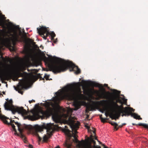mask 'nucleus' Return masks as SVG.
Returning a JSON list of instances; mask_svg holds the SVG:
<instances>
[{"label":"nucleus","mask_w":148,"mask_h":148,"mask_svg":"<svg viewBox=\"0 0 148 148\" xmlns=\"http://www.w3.org/2000/svg\"><path fill=\"white\" fill-rule=\"evenodd\" d=\"M6 119L4 120H2L4 123L9 125H11L13 130L14 131V134L19 136L21 138L26 139L23 132L24 130H26L29 131L32 130V134L33 136H36L38 139H49L50 138L53 133L56 130L53 124H48L46 127L47 133L43 136L42 138L38 134H41V132L43 131L45 128L43 126H40L38 125H34L32 128L31 125H27L25 124L21 125L18 122H15L14 120H10V122L8 123L7 119L9 118L6 116Z\"/></svg>","instance_id":"nucleus-1"},{"label":"nucleus","mask_w":148,"mask_h":148,"mask_svg":"<svg viewBox=\"0 0 148 148\" xmlns=\"http://www.w3.org/2000/svg\"><path fill=\"white\" fill-rule=\"evenodd\" d=\"M107 102L108 103V106L110 110H106V112L105 113V115L107 117L109 115L110 117L112 119H119L121 116H129V115L128 113L129 112L133 111V108L131 107H126L124 108L122 105L119 106L117 102L114 101L113 100L107 101L103 100L100 101H93L92 103L94 105L96 106L99 104L100 103Z\"/></svg>","instance_id":"nucleus-2"},{"label":"nucleus","mask_w":148,"mask_h":148,"mask_svg":"<svg viewBox=\"0 0 148 148\" xmlns=\"http://www.w3.org/2000/svg\"><path fill=\"white\" fill-rule=\"evenodd\" d=\"M49 59L56 62L55 64L51 65L50 67V71L55 74L64 72L68 69L70 71H74L76 74L81 73V70L78 67L75 65L72 62L69 61L62 60L55 56L47 54Z\"/></svg>","instance_id":"nucleus-3"},{"label":"nucleus","mask_w":148,"mask_h":148,"mask_svg":"<svg viewBox=\"0 0 148 148\" xmlns=\"http://www.w3.org/2000/svg\"><path fill=\"white\" fill-rule=\"evenodd\" d=\"M12 103L13 101L12 99L9 100L8 102L5 101L4 104L5 109L11 111L14 114L17 112L18 114H21L22 116L24 117L25 119H28L32 121H34L39 119V116L38 113H33L32 115H27L28 112L23 107H14L12 106Z\"/></svg>","instance_id":"nucleus-4"},{"label":"nucleus","mask_w":148,"mask_h":148,"mask_svg":"<svg viewBox=\"0 0 148 148\" xmlns=\"http://www.w3.org/2000/svg\"><path fill=\"white\" fill-rule=\"evenodd\" d=\"M68 117V119H66V121L67 123H68L70 127L72 130H74V132L71 131L68 129L67 126H65V128L63 130V131L65 134L69 138V139H71L73 138L74 139H77L78 136L77 135V130L78 128L79 125V123L78 122L75 123V118L72 117L71 116H68V115H65Z\"/></svg>","instance_id":"nucleus-5"},{"label":"nucleus","mask_w":148,"mask_h":148,"mask_svg":"<svg viewBox=\"0 0 148 148\" xmlns=\"http://www.w3.org/2000/svg\"><path fill=\"white\" fill-rule=\"evenodd\" d=\"M48 107L47 108L46 111L44 112L43 114L44 116L46 117H48L52 115V118L53 120L56 123L59 122V120L57 116L56 113V110L53 108L50 107L49 104H48Z\"/></svg>","instance_id":"nucleus-6"},{"label":"nucleus","mask_w":148,"mask_h":148,"mask_svg":"<svg viewBox=\"0 0 148 148\" xmlns=\"http://www.w3.org/2000/svg\"><path fill=\"white\" fill-rule=\"evenodd\" d=\"M66 96L69 99L74 100L78 95V92L73 88L69 87L66 89Z\"/></svg>","instance_id":"nucleus-7"},{"label":"nucleus","mask_w":148,"mask_h":148,"mask_svg":"<svg viewBox=\"0 0 148 148\" xmlns=\"http://www.w3.org/2000/svg\"><path fill=\"white\" fill-rule=\"evenodd\" d=\"M12 34H11L12 38V40L14 44H15L17 42H22L23 41V38L21 33L18 34L17 31L15 29L12 30Z\"/></svg>","instance_id":"nucleus-8"},{"label":"nucleus","mask_w":148,"mask_h":148,"mask_svg":"<svg viewBox=\"0 0 148 148\" xmlns=\"http://www.w3.org/2000/svg\"><path fill=\"white\" fill-rule=\"evenodd\" d=\"M38 32L45 39H46L47 37L49 34V29L45 27H42L40 28H37Z\"/></svg>","instance_id":"nucleus-9"},{"label":"nucleus","mask_w":148,"mask_h":148,"mask_svg":"<svg viewBox=\"0 0 148 148\" xmlns=\"http://www.w3.org/2000/svg\"><path fill=\"white\" fill-rule=\"evenodd\" d=\"M5 19L4 15H2L0 11V26H2L3 28L5 27L4 26V20ZM6 32L5 30H3V29H0V34L2 32Z\"/></svg>","instance_id":"nucleus-10"},{"label":"nucleus","mask_w":148,"mask_h":148,"mask_svg":"<svg viewBox=\"0 0 148 148\" xmlns=\"http://www.w3.org/2000/svg\"><path fill=\"white\" fill-rule=\"evenodd\" d=\"M56 94L57 96L53 98V100L55 103H57L62 100L63 99V97L59 92H56Z\"/></svg>","instance_id":"nucleus-11"},{"label":"nucleus","mask_w":148,"mask_h":148,"mask_svg":"<svg viewBox=\"0 0 148 148\" xmlns=\"http://www.w3.org/2000/svg\"><path fill=\"white\" fill-rule=\"evenodd\" d=\"M19 84L18 85L17 87H16L15 86H14V89L17 91V90H23L24 88H26L27 85L25 82L24 81H23L21 83H19Z\"/></svg>","instance_id":"nucleus-12"},{"label":"nucleus","mask_w":148,"mask_h":148,"mask_svg":"<svg viewBox=\"0 0 148 148\" xmlns=\"http://www.w3.org/2000/svg\"><path fill=\"white\" fill-rule=\"evenodd\" d=\"M133 110H132L131 111H130L128 112V114H129V116L131 115V116L133 117L134 119H136L138 120H142V118L140 117V115H138L137 114H136L135 113H132V112H134L135 111V109L133 108Z\"/></svg>","instance_id":"nucleus-13"},{"label":"nucleus","mask_w":148,"mask_h":148,"mask_svg":"<svg viewBox=\"0 0 148 148\" xmlns=\"http://www.w3.org/2000/svg\"><path fill=\"white\" fill-rule=\"evenodd\" d=\"M110 94V93L109 92H106L104 91V92H102L101 94H99V96L101 98L108 99L109 98V95Z\"/></svg>","instance_id":"nucleus-14"},{"label":"nucleus","mask_w":148,"mask_h":148,"mask_svg":"<svg viewBox=\"0 0 148 148\" xmlns=\"http://www.w3.org/2000/svg\"><path fill=\"white\" fill-rule=\"evenodd\" d=\"M92 133H91L90 137H88L87 136H85V139H97V137L96 136L95 131H92Z\"/></svg>","instance_id":"nucleus-15"},{"label":"nucleus","mask_w":148,"mask_h":148,"mask_svg":"<svg viewBox=\"0 0 148 148\" xmlns=\"http://www.w3.org/2000/svg\"><path fill=\"white\" fill-rule=\"evenodd\" d=\"M94 110L93 107L91 106H89L86 107V113H88L89 111H92Z\"/></svg>","instance_id":"nucleus-16"},{"label":"nucleus","mask_w":148,"mask_h":148,"mask_svg":"<svg viewBox=\"0 0 148 148\" xmlns=\"http://www.w3.org/2000/svg\"><path fill=\"white\" fill-rule=\"evenodd\" d=\"M48 140V139H38L36 142L38 145H39L41 143H46L47 142Z\"/></svg>","instance_id":"nucleus-17"},{"label":"nucleus","mask_w":148,"mask_h":148,"mask_svg":"<svg viewBox=\"0 0 148 148\" xmlns=\"http://www.w3.org/2000/svg\"><path fill=\"white\" fill-rule=\"evenodd\" d=\"M50 35L51 37V40H54V38L56 36V34L53 32H49V34H48V35Z\"/></svg>","instance_id":"nucleus-18"},{"label":"nucleus","mask_w":148,"mask_h":148,"mask_svg":"<svg viewBox=\"0 0 148 148\" xmlns=\"http://www.w3.org/2000/svg\"><path fill=\"white\" fill-rule=\"evenodd\" d=\"M74 105L75 108L76 110H77L80 108V106L78 103H75L74 104Z\"/></svg>","instance_id":"nucleus-19"},{"label":"nucleus","mask_w":148,"mask_h":148,"mask_svg":"<svg viewBox=\"0 0 148 148\" xmlns=\"http://www.w3.org/2000/svg\"><path fill=\"white\" fill-rule=\"evenodd\" d=\"M94 86L95 87H99L100 88H101L103 90H104V88H103V86L102 84H100L98 83H95L94 84Z\"/></svg>","instance_id":"nucleus-20"},{"label":"nucleus","mask_w":148,"mask_h":148,"mask_svg":"<svg viewBox=\"0 0 148 148\" xmlns=\"http://www.w3.org/2000/svg\"><path fill=\"white\" fill-rule=\"evenodd\" d=\"M110 123L112 125L114 126V129H116V130H118V128H117L118 124L116 123Z\"/></svg>","instance_id":"nucleus-21"},{"label":"nucleus","mask_w":148,"mask_h":148,"mask_svg":"<svg viewBox=\"0 0 148 148\" xmlns=\"http://www.w3.org/2000/svg\"><path fill=\"white\" fill-rule=\"evenodd\" d=\"M138 125L140 126H143L145 128H148V125L147 124L140 123H138Z\"/></svg>","instance_id":"nucleus-22"},{"label":"nucleus","mask_w":148,"mask_h":148,"mask_svg":"<svg viewBox=\"0 0 148 148\" xmlns=\"http://www.w3.org/2000/svg\"><path fill=\"white\" fill-rule=\"evenodd\" d=\"M36 77L38 78H40V80H45V78H44V77H42L41 76V74L40 73L37 74L36 75Z\"/></svg>","instance_id":"nucleus-23"},{"label":"nucleus","mask_w":148,"mask_h":148,"mask_svg":"<svg viewBox=\"0 0 148 148\" xmlns=\"http://www.w3.org/2000/svg\"><path fill=\"white\" fill-rule=\"evenodd\" d=\"M0 71L1 73V75L2 77H3L4 78H5V77H6V75H4L3 73V70L2 69V67H1V66H0Z\"/></svg>","instance_id":"nucleus-24"},{"label":"nucleus","mask_w":148,"mask_h":148,"mask_svg":"<svg viewBox=\"0 0 148 148\" xmlns=\"http://www.w3.org/2000/svg\"><path fill=\"white\" fill-rule=\"evenodd\" d=\"M49 75H47L46 74H45L44 76V78H45L46 80H48L49 79Z\"/></svg>","instance_id":"nucleus-25"},{"label":"nucleus","mask_w":148,"mask_h":148,"mask_svg":"<svg viewBox=\"0 0 148 148\" xmlns=\"http://www.w3.org/2000/svg\"><path fill=\"white\" fill-rule=\"evenodd\" d=\"M100 119H101V121L102 122H103V123H105V122H106V121L105 119H103V118L101 117H100Z\"/></svg>","instance_id":"nucleus-26"},{"label":"nucleus","mask_w":148,"mask_h":148,"mask_svg":"<svg viewBox=\"0 0 148 148\" xmlns=\"http://www.w3.org/2000/svg\"><path fill=\"white\" fill-rule=\"evenodd\" d=\"M25 146H28L30 148H32V145H30L29 144H27V145H25Z\"/></svg>","instance_id":"nucleus-27"},{"label":"nucleus","mask_w":148,"mask_h":148,"mask_svg":"<svg viewBox=\"0 0 148 148\" xmlns=\"http://www.w3.org/2000/svg\"><path fill=\"white\" fill-rule=\"evenodd\" d=\"M82 82L83 83V84H85V85H88V83L85 81L84 80H82Z\"/></svg>","instance_id":"nucleus-28"},{"label":"nucleus","mask_w":148,"mask_h":148,"mask_svg":"<svg viewBox=\"0 0 148 148\" xmlns=\"http://www.w3.org/2000/svg\"><path fill=\"white\" fill-rule=\"evenodd\" d=\"M1 53L0 52V55H1V56L0 58H1L3 60H5V59L4 58L3 56L1 55Z\"/></svg>","instance_id":"nucleus-29"},{"label":"nucleus","mask_w":148,"mask_h":148,"mask_svg":"<svg viewBox=\"0 0 148 148\" xmlns=\"http://www.w3.org/2000/svg\"><path fill=\"white\" fill-rule=\"evenodd\" d=\"M22 90H17V91H18V93L21 94L22 95H23V92L21 91Z\"/></svg>","instance_id":"nucleus-30"},{"label":"nucleus","mask_w":148,"mask_h":148,"mask_svg":"<svg viewBox=\"0 0 148 148\" xmlns=\"http://www.w3.org/2000/svg\"><path fill=\"white\" fill-rule=\"evenodd\" d=\"M34 47L35 48H36L38 49V50L39 51H40V50L39 49V47L38 46V45H34Z\"/></svg>","instance_id":"nucleus-31"},{"label":"nucleus","mask_w":148,"mask_h":148,"mask_svg":"<svg viewBox=\"0 0 148 148\" xmlns=\"http://www.w3.org/2000/svg\"><path fill=\"white\" fill-rule=\"evenodd\" d=\"M21 68L22 69V71H25L26 69V67L25 66H22Z\"/></svg>","instance_id":"nucleus-32"},{"label":"nucleus","mask_w":148,"mask_h":148,"mask_svg":"<svg viewBox=\"0 0 148 148\" xmlns=\"http://www.w3.org/2000/svg\"><path fill=\"white\" fill-rule=\"evenodd\" d=\"M12 68L10 66L8 65V70L9 71H10L12 70Z\"/></svg>","instance_id":"nucleus-33"},{"label":"nucleus","mask_w":148,"mask_h":148,"mask_svg":"<svg viewBox=\"0 0 148 148\" xmlns=\"http://www.w3.org/2000/svg\"><path fill=\"white\" fill-rule=\"evenodd\" d=\"M23 141L25 143H27L28 142L27 139H23Z\"/></svg>","instance_id":"nucleus-34"},{"label":"nucleus","mask_w":148,"mask_h":148,"mask_svg":"<svg viewBox=\"0 0 148 148\" xmlns=\"http://www.w3.org/2000/svg\"><path fill=\"white\" fill-rule=\"evenodd\" d=\"M29 102L30 103H31L32 102H35V101L34 100L32 99V100H29Z\"/></svg>","instance_id":"nucleus-35"},{"label":"nucleus","mask_w":148,"mask_h":148,"mask_svg":"<svg viewBox=\"0 0 148 148\" xmlns=\"http://www.w3.org/2000/svg\"><path fill=\"white\" fill-rule=\"evenodd\" d=\"M127 99H125L124 100V104H126V103H127Z\"/></svg>","instance_id":"nucleus-36"},{"label":"nucleus","mask_w":148,"mask_h":148,"mask_svg":"<svg viewBox=\"0 0 148 148\" xmlns=\"http://www.w3.org/2000/svg\"><path fill=\"white\" fill-rule=\"evenodd\" d=\"M122 126H123V125H118V126H117V127H117V128H119V127H121Z\"/></svg>","instance_id":"nucleus-37"},{"label":"nucleus","mask_w":148,"mask_h":148,"mask_svg":"<svg viewBox=\"0 0 148 148\" xmlns=\"http://www.w3.org/2000/svg\"><path fill=\"white\" fill-rule=\"evenodd\" d=\"M103 148H108L107 146H105L104 144H103Z\"/></svg>","instance_id":"nucleus-38"},{"label":"nucleus","mask_w":148,"mask_h":148,"mask_svg":"<svg viewBox=\"0 0 148 148\" xmlns=\"http://www.w3.org/2000/svg\"><path fill=\"white\" fill-rule=\"evenodd\" d=\"M57 39H56V40H54L53 41V42L55 43H56L57 42Z\"/></svg>","instance_id":"nucleus-39"},{"label":"nucleus","mask_w":148,"mask_h":148,"mask_svg":"<svg viewBox=\"0 0 148 148\" xmlns=\"http://www.w3.org/2000/svg\"><path fill=\"white\" fill-rule=\"evenodd\" d=\"M33 60L34 61H36V60L35 58H33Z\"/></svg>","instance_id":"nucleus-40"},{"label":"nucleus","mask_w":148,"mask_h":148,"mask_svg":"<svg viewBox=\"0 0 148 148\" xmlns=\"http://www.w3.org/2000/svg\"><path fill=\"white\" fill-rule=\"evenodd\" d=\"M55 148H60V147L59 146H56Z\"/></svg>","instance_id":"nucleus-41"},{"label":"nucleus","mask_w":148,"mask_h":148,"mask_svg":"<svg viewBox=\"0 0 148 148\" xmlns=\"http://www.w3.org/2000/svg\"><path fill=\"white\" fill-rule=\"evenodd\" d=\"M104 85L106 87H107L108 86V85L106 84H105Z\"/></svg>","instance_id":"nucleus-42"},{"label":"nucleus","mask_w":148,"mask_h":148,"mask_svg":"<svg viewBox=\"0 0 148 148\" xmlns=\"http://www.w3.org/2000/svg\"><path fill=\"white\" fill-rule=\"evenodd\" d=\"M85 127H86V128H89V126H88L85 125Z\"/></svg>","instance_id":"nucleus-43"},{"label":"nucleus","mask_w":148,"mask_h":148,"mask_svg":"<svg viewBox=\"0 0 148 148\" xmlns=\"http://www.w3.org/2000/svg\"><path fill=\"white\" fill-rule=\"evenodd\" d=\"M114 92H117V91L116 90H114Z\"/></svg>","instance_id":"nucleus-44"},{"label":"nucleus","mask_w":148,"mask_h":148,"mask_svg":"<svg viewBox=\"0 0 148 148\" xmlns=\"http://www.w3.org/2000/svg\"><path fill=\"white\" fill-rule=\"evenodd\" d=\"M2 93H3V94L4 95H5V92H4V91H3L2 92Z\"/></svg>","instance_id":"nucleus-45"},{"label":"nucleus","mask_w":148,"mask_h":148,"mask_svg":"<svg viewBox=\"0 0 148 148\" xmlns=\"http://www.w3.org/2000/svg\"><path fill=\"white\" fill-rule=\"evenodd\" d=\"M55 125L57 127H58V125Z\"/></svg>","instance_id":"nucleus-46"},{"label":"nucleus","mask_w":148,"mask_h":148,"mask_svg":"<svg viewBox=\"0 0 148 148\" xmlns=\"http://www.w3.org/2000/svg\"><path fill=\"white\" fill-rule=\"evenodd\" d=\"M132 124L133 125H137L136 124H135V123H132Z\"/></svg>","instance_id":"nucleus-47"},{"label":"nucleus","mask_w":148,"mask_h":148,"mask_svg":"<svg viewBox=\"0 0 148 148\" xmlns=\"http://www.w3.org/2000/svg\"><path fill=\"white\" fill-rule=\"evenodd\" d=\"M85 87H84V86H83V89L84 90V89H85Z\"/></svg>","instance_id":"nucleus-48"},{"label":"nucleus","mask_w":148,"mask_h":148,"mask_svg":"<svg viewBox=\"0 0 148 148\" xmlns=\"http://www.w3.org/2000/svg\"><path fill=\"white\" fill-rule=\"evenodd\" d=\"M126 125V123H123L122 124V125H123H123Z\"/></svg>","instance_id":"nucleus-49"},{"label":"nucleus","mask_w":148,"mask_h":148,"mask_svg":"<svg viewBox=\"0 0 148 148\" xmlns=\"http://www.w3.org/2000/svg\"><path fill=\"white\" fill-rule=\"evenodd\" d=\"M20 74L21 75V76H23V73H20Z\"/></svg>","instance_id":"nucleus-50"},{"label":"nucleus","mask_w":148,"mask_h":148,"mask_svg":"<svg viewBox=\"0 0 148 148\" xmlns=\"http://www.w3.org/2000/svg\"><path fill=\"white\" fill-rule=\"evenodd\" d=\"M40 47H42V49H43V46H42V45H41L40 46Z\"/></svg>","instance_id":"nucleus-51"},{"label":"nucleus","mask_w":148,"mask_h":148,"mask_svg":"<svg viewBox=\"0 0 148 148\" xmlns=\"http://www.w3.org/2000/svg\"><path fill=\"white\" fill-rule=\"evenodd\" d=\"M96 140H97V141L99 142L100 143V142L98 140V139H96Z\"/></svg>","instance_id":"nucleus-52"},{"label":"nucleus","mask_w":148,"mask_h":148,"mask_svg":"<svg viewBox=\"0 0 148 148\" xmlns=\"http://www.w3.org/2000/svg\"><path fill=\"white\" fill-rule=\"evenodd\" d=\"M0 95H2V96H3V95H2V94L1 93H0Z\"/></svg>","instance_id":"nucleus-53"},{"label":"nucleus","mask_w":148,"mask_h":148,"mask_svg":"<svg viewBox=\"0 0 148 148\" xmlns=\"http://www.w3.org/2000/svg\"><path fill=\"white\" fill-rule=\"evenodd\" d=\"M89 116L88 115H87V117L88 118L89 117Z\"/></svg>","instance_id":"nucleus-54"},{"label":"nucleus","mask_w":148,"mask_h":148,"mask_svg":"<svg viewBox=\"0 0 148 148\" xmlns=\"http://www.w3.org/2000/svg\"><path fill=\"white\" fill-rule=\"evenodd\" d=\"M45 58L47 59V58L45 56Z\"/></svg>","instance_id":"nucleus-55"},{"label":"nucleus","mask_w":148,"mask_h":148,"mask_svg":"<svg viewBox=\"0 0 148 148\" xmlns=\"http://www.w3.org/2000/svg\"><path fill=\"white\" fill-rule=\"evenodd\" d=\"M97 92L98 93H99V92L98 91H97Z\"/></svg>","instance_id":"nucleus-56"},{"label":"nucleus","mask_w":148,"mask_h":148,"mask_svg":"<svg viewBox=\"0 0 148 148\" xmlns=\"http://www.w3.org/2000/svg\"><path fill=\"white\" fill-rule=\"evenodd\" d=\"M52 45H53V46L54 45V44H53L52 43Z\"/></svg>","instance_id":"nucleus-57"},{"label":"nucleus","mask_w":148,"mask_h":148,"mask_svg":"<svg viewBox=\"0 0 148 148\" xmlns=\"http://www.w3.org/2000/svg\"><path fill=\"white\" fill-rule=\"evenodd\" d=\"M8 33L10 34V32H9Z\"/></svg>","instance_id":"nucleus-58"},{"label":"nucleus","mask_w":148,"mask_h":148,"mask_svg":"<svg viewBox=\"0 0 148 148\" xmlns=\"http://www.w3.org/2000/svg\"><path fill=\"white\" fill-rule=\"evenodd\" d=\"M145 139H147L146 138H145Z\"/></svg>","instance_id":"nucleus-59"}]
</instances>
